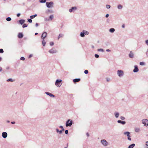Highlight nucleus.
Returning a JSON list of instances; mask_svg holds the SVG:
<instances>
[{
    "label": "nucleus",
    "instance_id": "nucleus-20",
    "mask_svg": "<svg viewBox=\"0 0 148 148\" xmlns=\"http://www.w3.org/2000/svg\"><path fill=\"white\" fill-rule=\"evenodd\" d=\"M135 144H132L129 146L128 148H133L135 146Z\"/></svg>",
    "mask_w": 148,
    "mask_h": 148
},
{
    "label": "nucleus",
    "instance_id": "nucleus-16",
    "mask_svg": "<svg viewBox=\"0 0 148 148\" xmlns=\"http://www.w3.org/2000/svg\"><path fill=\"white\" fill-rule=\"evenodd\" d=\"M23 36V34L21 33H19L18 34V37L19 38H22Z\"/></svg>",
    "mask_w": 148,
    "mask_h": 148
},
{
    "label": "nucleus",
    "instance_id": "nucleus-18",
    "mask_svg": "<svg viewBox=\"0 0 148 148\" xmlns=\"http://www.w3.org/2000/svg\"><path fill=\"white\" fill-rule=\"evenodd\" d=\"M115 116L116 118H118L119 116V113L118 112H115L114 113Z\"/></svg>",
    "mask_w": 148,
    "mask_h": 148
},
{
    "label": "nucleus",
    "instance_id": "nucleus-30",
    "mask_svg": "<svg viewBox=\"0 0 148 148\" xmlns=\"http://www.w3.org/2000/svg\"><path fill=\"white\" fill-rule=\"evenodd\" d=\"M7 82L10 81V82H13L14 81V80H13L12 79L10 78V79H8L7 80Z\"/></svg>",
    "mask_w": 148,
    "mask_h": 148
},
{
    "label": "nucleus",
    "instance_id": "nucleus-56",
    "mask_svg": "<svg viewBox=\"0 0 148 148\" xmlns=\"http://www.w3.org/2000/svg\"><path fill=\"white\" fill-rule=\"evenodd\" d=\"M106 51H108V52H110V50H109V49H107L106 50Z\"/></svg>",
    "mask_w": 148,
    "mask_h": 148
},
{
    "label": "nucleus",
    "instance_id": "nucleus-37",
    "mask_svg": "<svg viewBox=\"0 0 148 148\" xmlns=\"http://www.w3.org/2000/svg\"><path fill=\"white\" fill-rule=\"evenodd\" d=\"M27 26V25L26 24H24L23 25V28H25Z\"/></svg>",
    "mask_w": 148,
    "mask_h": 148
},
{
    "label": "nucleus",
    "instance_id": "nucleus-50",
    "mask_svg": "<svg viewBox=\"0 0 148 148\" xmlns=\"http://www.w3.org/2000/svg\"><path fill=\"white\" fill-rule=\"evenodd\" d=\"M20 15L21 14L20 13H18L17 15V17H19L20 16Z\"/></svg>",
    "mask_w": 148,
    "mask_h": 148
},
{
    "label": "nucleus",
    "instance_id": "nucleus-31",
    "mask_svg": "<svg viewBox=\"0 0 148 148\" xmlns=\"http://www.w3.org/2000/svg\"><path fill=\"white\" fill-rule=\"evenodd\" d=\"M63 36H64L63 34H60L59 35V37H58V39H59L60 38L63 37Z\"/></svg>",
    "mask_w": 148,
    "mask_h": 148
},
{
    "label": "nucleus",
    "instance_id": "nucleus-45",
    "mask_svg": "<svg viewBox=\"0 0 148 148\" xmlns=\"http://www.w3.org/2000/svg\"><path fill=\"white\" fill-rule=\"evenodd\" d=\"M145 43L146 44L148 45V40H146L145 41Z\"/></svg>",
    "mask_w": 148,
    "mask_h": 148
},
{
    "label": "nucleus",
    "instance_id": "nucleus-28",
    "mask_svg": "<svg viewBox=\"0 0 148 148\" xmlns=\"http://www.w3.org/2000/svg\"><path fill=\"white\" fill-rule=\"evenodd\" d=\"M46 0H39V1L41 3H44L46 2Z\"/></svg>",
    "mask_w": 148,
    "mask_h": 148
},
{
    "label": "nucleus",
    "instance_id": "nucleus-58",
    "mask_svg": "<svg viewBox=\"0 0 148 148\" xmlns=\"http://www.w3.org/2000/svg\"><path fill=\"white\" fill-rule=\"evenodd\" d=\"M86 135L87 136H89V134L88 133H86Z\"/></svg>",
    "mask_w": 148,
    "mask_h": 148
},
{
    "label": "nucleus",
    "instance_id": "nucleus-10",
    "mask_svg": "<svg viewBox=\"0 0 148 148\" xmlns=\"http://www.w3.org/2000/svg\"><path fill=\"white\" fill-rule=\"evenodd\" d=\"M47 35V33L45 32H44L42 35L41 38L42 39H44L46 37Z\"/></svg>",
    "mask_w": 148,
    "mask_h": 148
},
{
    "label": "nucleus",
    "instance_id": "nucleus-55",
    "mask_svg": "<svg viewBox=\"0 0 148 148\" xmlns=\"http://www.w3.org/2000/svg\"><path fill=\"white\" fill-rule=\"evenodd\" d=\"M11 123L12 124H14L15 123V122L14 121H12L11 122Z\"/></svg>",
    "mask_w": 148,
    "mask_h": 148
},
{
    "label": "nucleus",
    "instance_id": "nucleus-47",
    "mask_svg": "<svg viewBox=\"0 0 148 148\" xmlns=\"http://www.w3.org/2000/svg\"><path fill=\"white\" fill-rule=\"evenodd\" d=\"M65 134H68V131L67 130H66L65 131Z\"/></svg>",
    "mask_w": 148,
    "mask_h": 148
},
{
    "label": "nucleus",
    "instance_id": "nucleus-5",
    "mask_svg": "<svg viewBox=\"0 0 148 148\" xmlns=\"http://www.w3.org/2000/svg\"><path fill=\"white\" fill-rule=\"evenodd\" d=\"M101 143L104 146H106L108 145V143L105 139L101 140Z\"/></svg>",
    "mask_w": 148,
    "mask_h": 148
},
{
    "label": "nucleus",
    "instance_id": "nucleus-32",
    "mask_svg": "<svg viewBox=\"0 0 148 148\" xmlns=\"http://www.w3.org/2000/svg\"><path fill=\"white\" fill-rule=\"evenodd\" d=\"M53 18V15H51L49 16V19L51 20H52Z\"/></svg>",
    "mask_w": 148,
    "mask_h": 148
},
{
    "label": "nucleus",
    "instance_id": "nucleus-27",
    "mask_svg": "<svg viewBox=\"0 0 148 148\" xmlns=\"http://www.w3.org/2000/svg\"><path fill=\"white\" fill-rule=\"evenodd\" d=\"M11 20H12L11 18L10 17H7L6 18V20L8 21H10Z\"/></svg>",
    "mask_w": 148,
    "mask_h": 148
},
{
    "label": "nucleus",
    "instance_id": "nucleus-62",
    "mask_svg": "<svg viewBox=\"0 0 148 148\" xmlns=\"http://www.w3.org/2000/svg\"><path fill=\"white\" fill-rule=\"evenodd\" d=\"M6 69H7L8 70V69H9V67H7L6 68Z\"/></svg>",
    "mask_w": 148,
    "mask_h": 148
},
{
    "label": "nucleus",
    "instance_id": "nucleus-7",
    "mask_svg": "<svg viewBox=\"0 0 148 148\" xmlns=\"http://www.w3.org/2000/svg\"><path fill=\"white\" fill-rule=\"evenodd\" d=\"M142 123L144 124V125L148 126V120L147 119H144L142 120Z\"/></svg>",
    "mask_w": 148,
    "mask_h": 148
},
{
    "label": "nucleus",
    "instance_id": "nucleus-51",
    "mask_svg": "<svg viewBox=\"0 0 148 148\" xmlns=\"http://www.w3.org/2000/svg\"><path fill=\"white\" fill-rule=\"evenodd\" d=\"M145 145L147 146H148V141H147L146 142Z\"/></svg>",
    "mask_w": 148,
    "mask_h": 148
},
{
    "label": "nucleus",
    "instance_id": "nucleus-61",
    "mask_svg": "<svg viewBox=\"0 0 148 148\" xmlns=\"http://www.w3.org/2000/svg\"><path fill=\"white\" fill-rule=\"evenodd\" d=\"M2 69L1 67H0V72L2 71Z\"/></svg>",
    "mask_w": 148,
    "mask_h": 148
},
{
    "label": "nucleus",
    "instance_id": "nucleus-1",
    "mask_svg": "<svg viewBox=\"0 0 148 148\" xmlns=\"http://www.w3.org/2000/svg\"><path fill=\"white\" fill-rule=\"evenodd\" d=\"M62 84V80L61 79H57L56 80L55 84L58 87H60Z\"/></svg>",
    "mask_w": 148,
    "mask_h": 148
},
{
    "label": "nucleus",
    "instance_id": "nucleus-34",
    "mask_svg": "<svg viewBox=\"0 0 148 148\" xmlns=\"http://www.w3.org/2000/svg\"><path fill=\"white\" fill-rule=\"evenodd\" d=\"M47 12L51 13H53V11L52 10L48 9Z\"/></svg>",
    "mask_w": 148,
    "mask_h": 148
},
{
    "label": "nucleus",
    "instance_id": "nucleus-46",
    "mask_svg": "<svg viewBox=\"0 0 148 148\" xmlns=\"http://www.w3.org/2000/svg\"><path fill=\"white\" fill-rule=\"evenodd\" d=\"M144 64V62H140V65H143Z\"/></svg>",
    "mask_w": 148,
    "mask_h": 148
},
{
    "label": "nucleus",
    "instance_id": "nucleus-54",
    "mask_svg": "<svg viewBox=\"0 0 148 148\" xmlns=\"http://www.w3.org/2000/svg\"><path fill=\"white\" fill-rule=\"evenodd\" d=\"M32 56V54H30V55H29V58H30Z\"/></svg>",
    "mask_w": 148,
    "mask_h": 148
},
{
    "label": "nucleus",
    "instance_id": "nucleus-9",
    "mask_svg": "<svg viewBox=\"0 0 148 148\" xmlns=\"http://www.w3.org/2000/svg\"><path fill=\"white\" fill-rule=\"evenodd\" d=\"M49 52L51 53H56L57 52L56 50L54 49H52L49 51Z\"/></svg>",
    "mask_w": 148,
    "mask_h": 148
},
{
    "label": "nucleus",
    "instance_id": "nucleus-12",
    "mask_svg": "<svg viewBox=\"0 0 148 148\" xmlns=\"http://www.w3.org/2000/svg\"><path fill=\"white\" fill-rule=\"evenodd\" d=\"M7 133L6 132H3L2 133V136L3 138H5L7 136Z\"/></svg>",
    "mask_w": 148,
    "mask_h": 148
},
{
    "label": "nucleus",
    "instance_id": "nucleus-41",
    "mask_svg": "<svg viewBox=\"0 0 148 148\" xmlns=\"http://www.w3.org/2000/svg\"><path fill=\"white\" fill-rule=\"evenodd\" d=\"M20 60H24L25 58L23 57H22L21 58Z\"/></svg>",
    "mask_w": 148,
    "mask_h": 148
},
{
    "label": "nucleus",
    "instance_id": "nucleus-17",
    "mask_svg": "<svg viewBox=\"0 0 148 148\" xmlns=\"http://www.w3.org/2000/svg\"><path fill=\"white\" fill-rule=\"evenodd\" d=\"M80 80V79L79 78L75 79L73 80V82L74 83H76L79 82Z\"/></svg>",
    "mask_w": 148,
    "mask_h": 148
},
{
    "label": "nucleus",
    "instance_id": "nucleus-14",
    "mask_svg": "<svg viewBox=\"0 0 148 148\" xmlns=\"http://www.w3.org/2000/svg\"><path fill=\"white\" fill-rule=\"evenodd\" d=\"M129 56L131 58H133L134 57V55L132 51H131L129 54Z\"/></svg>",
    "mask_w": 148,
    "mask_h": 148
},
{
    "label": "nucleus",
    "instance_id": "nucleus-35",
    "mask_svg": "<svg viewBox=\"0 0 148 148\" xmlns=\"http://www.w3.org/2000/svg\"><path fill=\"white\" fill-rule=\"evenodd\" d=\"M27 21L29 23H32V20L31 19L28 18L27 19Z\"/></svg>",
    "mask_w": 148,
    "mask_h": 148
},
{
    "label": "nucleus",
    "instance_id": "nucleus-39",
    "mask_svg": "<svg viewBox=\"0 0 148 148\" xmlns=\"http://www.w3.org/2000/svg\"><path fill=\"white\" fill-rule=\"evenodd\" d=\"M59 127H60V128H61L62 130V131H64V129L63 128V127L62 126H60Z\"/></svg>",
    "mask_w": 148,
    "mask_h": 148
},
{
    "label": "nucleus",
    "instance_id": "nucleus-29",
    "mask_svg": "<svg viewBox=\"0 0 148 148\" xmlns=\"http://www.w3.org/2000/svg\"><path fill=\"white\" fill-rule=\"evenodd\" d=\"M42 45L43 46H45L46 44V42L45 41L44 39H43L42 41Z\"/></svg>",
    "mask_w": 148,
    "mask_h": 148
},
{
    "label": "nucleus",
    "instance_id": "nucleus-60",
    "mask_svg": "<svg viewBox=\"0 0 148 148\" xmlns=\"http://www.w3.org/2000/svg\"><path fill=\"white\" fill-rule=\"evenodd\" d=\"M91 47L92 48L94 49V46L93 45H92Z\"/></svg>",
    "mask_w": 148,
    "mask_h": 148
},
{
    "label": "nucleus",
    "instance_id": "nucleus-40",
    "mask_svg": "<svg viewBox=\"0 0 148 148\" xmlns=\"http://www.w3.org/2000/svg\"><path fill=\"white\" fill-rule=\"evenodd\" d=\"M88 71L87 70L84 71V73L85 74H87L88 73Z\"/></svg>",
    "mask_w": 148,
    "mask_h": 148
},
{
    "label": "nucleus",
    "instance_id": "nucleus-6",
    "mask_svg": "<svg viewBox=\"0 0 148 148\" xmlns=\"http://www.w3.org/2000/svg\"><path fill=\"white\" fill-rule=\"evenodd\" d=\"M123 134L124 135H126V136L127 137L128 139L130 141L131 140V139L130 138V133L129 132H124Z\"/></svg>",
    "mask_w": 148,
    "mask_h": 148
},
{
    "label": "nucleus",
    "instance_id": "nucleus-22",
    "mask_svg": "<svg viewBox=\"0 0 148 148\" xmlns=\"http://www.w3.org/2000/svg\"><path fill=\"white\" fill-rule=\"evenodd\" d=\"M83 32H84V34L86 35H88L89 34V32L88 31L85 30H83Z\"/></svg>",
    "mask_w": 148,
    "mask_h": 148
},
{
    "label": "nucleus",
    "instance_id": "nucleus-13",
    "mask_svg": "<svg viewBox=\"0 0 148 148\" xmlns=\"http://www.w3.org/2000/svg\"><path fill=\"white\" fill-rule=\"evenodd\" d=\"M138 71V69L137 66L135 65L134 66V69L133 70V72L134 73H136Z\"/></svg>",
    "mask_w": 148,
    "mask_h": 148
},
{
    "label": "nucleus",
    "instance_id": "nucleus-59",
    "mask_svg": "<svg viewBox=\"0 0 148 148\" xmlns=\"http://www.w3.org/2000/svg\"><path fill=\"white\" fill-rule=\"evenodd\" d=\"M45 21H49V19H48V20H47V19L46 18H45Z\"/></svg>",
    "mask_w": 148,
    "mask_h": 148
},
{
    "label": "nucleus",
    "instance_id": "nucleus-48",
    "mask_svg": "<svg viewBox=\"0 0 148 148\" xmlns=\"http://www.w3.org/2000/svg\"><path fill=\"white\" fill-rule=\"evenodd\" d=\"M62 131V130H60L59 131V134H62V131Z\"/></svg>",
    "mask_w": 148,
    "mask_h": 148
},
{
    "label": "nucleus",
    "instance_id": "nucleus-26",
    "mask_svg": "<svg viewBox=\"0 0 148 148\" xmlns=\"http://www.w3.org/2000/svg\"><path fill=\"white\" fill-rule=\"evenodd\" d=\"M117 8L119 9H121L123 8V6L121 5H119L118 6Z\"/></svg>",
    "mask_w": 148,
    "mask_h": 148
},
{
    "label": "nucleus",
    "instance_id": "nucleus-11",
    "mask_svg": "<svg viewBox=\"0 0 148 148\" xmlns=\"http://www.w3.org/2000/svg\"><path fill=\"white\" fill-rule=\"evenodd\" d=\"M45 93L47 95H48L50 97H55V96L52 94L51 93H50L49 92H45Z\"/></svg>",
    "mask_w": 148,
    "mask_h": 148
},
{
    "label": "nucleus",
    "instance_id": "nucleus-64",
    "mask_svg": "<svg viewBox=\"0 0 148 148\" xmlns=\"http://www.w3.org/2000/svg\"><path fill=\"white\" fill-rule=\"evenodd\" d=\"M10 122V121H8V120L7 121V123H9Z\"/></svg>",
    "mask_w": 148,
    "mask_h": 148
},
{
    "label": "nucleus",
    "instance_id": "nucleus-53",
    "mask_svg": "<svg viewBox=\"0 0 148 148\" xmlns=\"http://www.w3.org/2000/svg\"><path fill=\"white\" fill-rule=\"evenodd\" d=\"M38 23H36V27H38Z\"/></svg>",
    "mask_w": 148,
    "mask_h": 148
},
{
    "label": "nucleus",
    "instance_id": "nucleus-49",
    "mask_svg": "<svg viewBox=\"0 0 148 148\" xmlns=\"http://www.w3.org/2000/svg\"><path fill=\"white\" fill-rule=\"evenodd\" d=\"M56 130L57 133H59V129L58 128H56Z\"/></svg>",
    "mask_w": 148,
    "mask_h": 148
},
{
    "label": "nucleus",
    "instance_id": "nucleus-21",
    "mask_svg": "<svg viewBox=\"0 0 148 148\" xmlns=\"http://www.w3.org/2000/svg\"><path fill=\"white\" fill-rule=\"evenodd\" d=\"M115 30L113 28H110L109 29V31L110 32L113 33L115 31Z\"/></svg>",
    "mask_w": 148,
    "mask_h": 148
},
{
    "label": "nucleus",
    "instance_id": "nucleus-33",
    "mask_svg": "<svg viewBox=\"0 0 148 148\" xmlns=\"http://www.w3.org/2000/svg\"><path fill=\"white\" fill-rule=\"evenodd\" d=\"M97 51H101L103 52L104 51V50L102 49H97Z\"/></svg>",
    "mask_w": 148,
    "mask_h": 148
},
{
    "label": "nucleus",
    "instance_id": "nucleus-63",
    "mask_svg": "<svg viewBox=\"0 0 148 148\" xmlns=\"http://www.w3.org/2000/svg\"><path fill=\"white\" fill-rule=\"evenodd\" d=\"M38 34V33H35V35H37Z\"/></svg>",
    "mask_w": 148,
    "mask_h": 148
},
{
    "label": "nucleus",
    "instance_id": "nucleus-57",
    "mask_svg": "<svg viewBox=\"0 0 148 148\" xmlns=\"http://www.w3.org/2000/svg\"><path fill=\"white\" fill-rule=\"evenodd\" d=\"M122 27L123 28H124L125 27V25L124 24H123L122 25Z\"/></svg>",
    "mask_w": 148,
    "mask_h": 148
},
{
    "label": "nucleus",
    "instance_id": "nucleus-23",
    "mask_svg": "<svg viewBox=\"0 0 148 148\" xmlns=\"http://www.w3.org/2000/svg\"><path fill=\"white\" fill-rule=\"evenodd\" d=\"M37 16V14H35L33 15H32V16H30V18L31 19H33V18H34L35 17H36Z\"/></svg>",
    "mask_w": 148,
    "mask_h": 148
},
{
    "label": "nucleus",
    "instance_id": "nucleus-8",
    "mask_svg": "<svg viewBox=\"0 0 148 148\" xmlns=\"http://www.w3.org/2000/svg\"><path fill=\"white\" fill-rule=\"evenodd\" d=\"M77 9V8L76 7H72L71 9H69V11L70 12H73Z\"/></svg>",
    "mask_w": 148,
    "mask_h": 148
},
{
    "label": "nucleus",
    "instance_id": "nucleus-38",
    "mask_svg": "<svg viewBox=\"0 0 148 148\" xmlns=\"http://www.w3.org/2000/svg\"><path fill=\"white\" fill-rule=\"evenodd\" d=\"M106 7L107 8L109 9L110 8V5H106Z\"/></svg>",
    "mask_w": 148,
    "mask_h": 148
},
{
    "label": "nucleus",
    "instance_id": "nucleus-3",
    "mask_svg": "<svg viewBox=\"0 0 148 148\" xmlns=\"http://www.w3.org/2000/svg\"><path fill=\"white\" fill-rule=\"evenodd\" d=\"M53 2H47L46 5L48 8H52L53 7Z\"/></svg>",
    "mask_w": 148,
    "mask_h": 148
},
{
    "label": "nucleus",
    "instance_id": "nucleus-52",
    "mask_svg": "<svg viewBox=\"0 0 148 148\" xmlns=\"http://www.w3.org/2000/svg\"><path fill=\"white\" fill-rule=\"evenodd\" d=\"M109 16V14H107L106 15V18H108Z\"/></svg>",
    "mask_w": 148,
    "mask_h": 148
},
{
    "label": "nucleus",
    "instance_id": "nucleus-24",
    "mask_svg": "<svg viewBox=\"0 0 148 148\" xmlns=\"http://www.w3.org/2000/svg\"><path fill=\"white\" fill-rule=\"evenodd\" d=\"M80 36L82 37H84L85 36V34L84 32H81L80 34Z\"/></svg>",
    "mask_w": 148,
    "mask_h": 148
},
{
    "label": "nucleus",
    "instance_id": "nucleus-44",
    "mask_svg": "<svg viewBox=\"0 0 148 148\" xmlns=\"http://www.w3.org/2000/svg\"><path fill=\"white\" fill-rule=\"evenodd\" d=\"M50 44L51 46H52L54 45V43L53 42H50Z\"/></svg>",
    "mask_w": 148,
    "mask_h": 148
},
{
    "label": "nucleus",
    "instance_id": "nucleus-25",
    "mask_svg": "<svg viewBox=\"0 0 148 148\" xmlns=\"http://www.w3.org/2000/svg\"><path fill=\"white\" fill-rule=\"evenodd\" d=\"M135 131L136 132H138L140 131V129L139 128H136L135 129Z\"/></svg>",
    "mask_w": 148,
    "mask_h": 148
},
{
    "label": "nucleus",
    "instance_id": "nucleus-36",
    "mask_svg": "<svg viewBox=\"0 0 148 148\" xmlns=\"http://www.w3.org/2000/svg\"><path fill=\"white\" fill-rule=\"evenodd\" d=\"M120 118L121 120H124L125 119V117L123 116H121Z\"/></svg>",
    "mask_w": 148,
    "mask_h": 148
},
{
    "label": "nucleus",
    "instance_id": "nucleus-2",
    "mask_svg": "<svg viewBox=\"0 0 148 148\" xmlns=\"http://www.w3.org/2000/svg\"><path fill=\"white\" fill-rule=\"evenodd\" d=\"M73 124V121L70 119H68L66 122V127H71Z\"/></svg>",
    "mask_w": 148,
    "mask_h": 148
},
{
    "label": "nucleus",
    "instance_id": "nucleus-43",
    "mask_svg": "<svg viewBox=\"0 0 148 148\" xmlns=\"http://www.w3.org/2000/svg\"><path fill=\"white\" fill-rule=\"evenodd\" d=\"M95 56L96 58H98L99 57V55L97 54H95Z\"/></svg>",
    "mask_w": 148,
    "mask_h": 148
},
{
    "label": "nucleus",
    "instance_id": "nucleus-19",
    "mask_svg": "<svg viewBox=\"0 0 148 148\" xmlns=\"http://www.w3.org/2000/svg\"><path fill=\"white\" fill-rule=\"evenodd\" d=\"M25 22V20L21 19L19 21V23L21 25H22Z\"/></svg>",
    "mask_w": 148,
    "mask_h": 148
},
{
    "label": "nucleus",
    "instance_id": "nucleus-4",
    "mask_svg": "<svg viewBox=\"0 0 148 148\" xmlns=\"http://www.w3.org/2000/svg\"><path fill=\"white\" fill-rule=\"evenodd\" d=\"M117 74L119 77H121L123 75L124 72L122 70H118L117 71Z\"/></svg>",
    "mask_w": 148,
    "mask_h": 148
},
{
    "label": "nucleus",
    "instance_id": "nucleus-15",
    "mask_svg": "<svg viewBox=\"0 0 148 148\" xmlns=\"http://www.w3.org/2000/svg\"><path fill=\"white\" fill-rule=\"evenodd\" d=\"M117 122L119 123H121L122 125H125L126 123V122L125 121H123L121 120H118Z\"/></svg>",
    "mask_w": 148,
    "mask_h": 148
},
{
    "label": "nucleus",
    "instance_id": "nucleus-42",
    "mask_svg": "<svg viewBox=\"0 0 148 148\" xmlns=\"http://www.w3.org/2000/svg\"><path fill=\"white\" fill-rule=\"evenodd\" d=\"M3 52V49H0V53H2Z\"/></svg>",
    "mask_w": 148,
    "mask_h": 148
}]
</instances>
